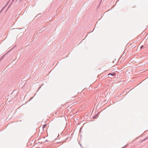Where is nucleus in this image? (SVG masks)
<instances>
[{
  "mask_svg": "<svg viewBox=\"0 0 148 148\" xmlns=\"http://www.w3.org/2000/svg\"><path fill=\"white\" fill-rule=\"evenodd\" d=\"M44 138H40L39 140V143H44L45 142V140L44 139Z\"/></svg>",
  "mask_w": 148,
  "mask_h": 148,
  "instance_id": "1",
  "label": "nucleus"
},
{
  "mask_svg": "<svg viewBox=\"0 0 148 148\" xmlns=\"http://www.w3.org/2000/svg\"><path fill=\"white\" fill-rule=\"evenodd\" d=\"M115 75H116L115 73L114 72H112V73H110L108 74V75H111L112 76H114Z\"/></svg>",
  "mask_w": 148,
  "mask_h": 148,
  "instance_id": "2",
  "label": "nucleus"
},
{
  "mask_svg": "<svg viewBox=\"0 0 148 148\" xmlns=\"http://www.w3.org/2000/svg\"><path fill=\"white\" fill-rule=\"evenodd\" d=\"M47 125L45 124V125H43V126H40L39 127L40 129H43V128H45V127Z\"/></svg>",
  "mask_w": 148,
  "mask_h": 148,
  "instance_id": "3",
  "label": "nucleus"
},
{
  "mask_svg": "<svg viewBox=\"0 0 148 148\" xmlns=\"http://www.w3.org/2000/svg\"><path fill=\"white\" fill-rule=\"evenodd\" d=\"M132 45V44H128L127 45L128 46H129V45Z\"/></svg>",
  "mask_w": 148,
  "mask_h": 148,
  "instance_id": "4",
  "label": "nucleus"
},
{
  "mask_svg": "<svg viewBox=\"0 0 148 148\" xmlns=\"http://www.w3.org/2000/svg\"><path fill=\"white\" fill-rule=\"evenodd\" d=\"M143 47H140V49L138 48V49H141Z\"/></svg>",
  "mask_w": 148,
  "mask_h": 148,
  "instance_id": "5",
  "label": "nucleus"
}]
</instances>
